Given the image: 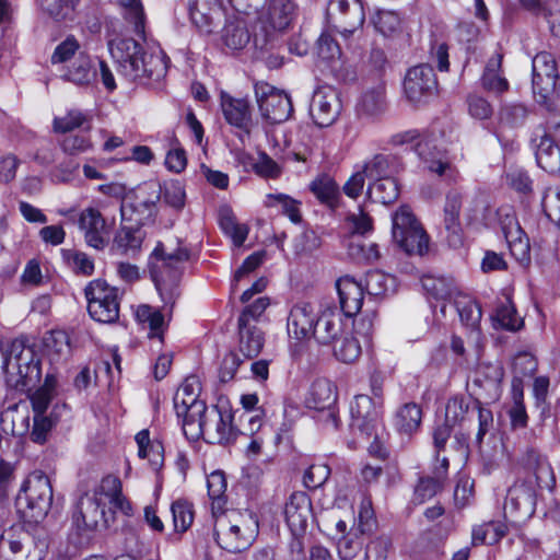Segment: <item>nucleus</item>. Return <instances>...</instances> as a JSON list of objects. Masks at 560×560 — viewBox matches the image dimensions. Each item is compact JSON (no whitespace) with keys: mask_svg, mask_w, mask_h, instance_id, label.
Segmentation results:
<instances>
[{"mask_svg":"<svg viewBox=\"0 0 560 560\" xmlns=\"http://www.w3.org/2000/svg\"><path fill=\"white\" fill-rule=\"evenodd\" d=\"M118 73L128 82L151 84L167 72V58L161 51L148 52L133 38L117 37L107 43Z\"/></svg>","mask_w":560,"mask_h":560,"instance_id":"1","label":"nucleus"},{"mask_svg":"<svg viewBox=\"0 0 560 560\" xmlns=\"http://www.w3.org/2000/svg\"><path fill=\"white\" fill-rule=\"evenodd\" d=\"M233 413L218 406L207 407L200 416L182 423L185 436L190 441L203 438L207 443L231 445L234 444L243 431L233 424Z\"/></svg>","mask_w":560,"mask_h":560,"instance_id":"2","label":"nucleus"},{"mask_svg":"<svg viewBox=\"0 0 560 560\" xmlns=\"http://www.w3.org/2000/svg\"><path fill=\"white\" fill-rule=\"evenodd\" d=\"M258 533V518L253 512L231 511L217 520L214 537L222 549L236 553L249 548Z\"/></svg>","mask_w":560,"mask_h":560,"instance_id":"3","label":"nucleus"},{"mask_svg":"<svg viewBox=\"0 0 560 560\" xmlns=\"http://www.w3.org/2000/svg\"><path fill=\"white\" fill-rule=\"evenodd\" d=\"M52 503V487L47 475L40 470L31 472L21 485L16 505L28 523L43 522Z\"/></svg>","mask_w":560,"mask_h":560,"instance_id":"4","label":"nucleus"},{"mask_svg":"<svg viewBox=\"0 0 560 560\" xmlns=\"http://www.w3.org/2000/svg\"><path fill=\"white\" fill-rule=\"evenodd\" d=\"M298 16L294 0H267L260 12L255 33V44L261 48L271 44L279 34L288 30Z\"/></svg>","mask_w":560,"mask_h":560,"instance_id":"5","label":"nucleus"},{"mask_svg":"<svg viewBox=\"0 0 560 560\" xmlns=\"http://www.w3.org/2000/svg\"><path fill=\"white\" fill-rule=\"evenodd\" d=\"M395 243L408 255H424L429 237L408 206H401L392 217Z\"/></svg>","mask_w":560,"mask_h":560,"instance_id":"6","label":"nucleus"},{"mask_svg":"<svg viewBox=\"0 0 560 560\" xmlns=\"http://www.w3.org/2000/svg\"><path fill=\"white\" fill-rule=\"evenodd\" d=\"M558 80L559 72L553 55L547 51L538 52L532 61L533 92L537 103L548 110L556 108Z\"/></svg>","mask_w":560,"mask_h":560,"instance_id":"7","label":"nucleus"},{"mask_svg":"<svg viewBox=\"0 0 560 560\" xmlns=\"http://www.w3.org/2000/svg\"><path fill=\"white\" fill-rule=\"evenodd\" d=\"M3 372L7 380L15 387L28 386L40 377L39 362L34 359V351L14 340L3 355Z\"/></svg>","mask_w":560,"mask_h":560,"instance_id":"8","label":"nucleus"},{"mask_svg":"<svg viewBox=\"0 0 560 560\" xmlns=\"http://www.w3.org/2000/svg\"><path fill=\"white\" fill-rule=\"evenodd\" d=\"M188 258L189 252L185 247H171L162 242L156 244L150 256L149 269L159 291L167 280L174 282L178 279L179 268Z\"/></svg>","mask_w":560,"mask_h":560,"instance_id":"9","label":"nucleus"},{"mask_svg":"<svg viewBox=\"0 0 560 560\" xmlns=\"http://www.w3.org/2000/svg\"><path fill=\"white\" fill-rule=\"evenodd\" d=\"M90 316L103 324H112L119 317L118 289L102 279L89 282L84 289Z\"/></svg>","mask_w":560,"mask_h":560,"instance_id":"10","label":"nucleus"},{"mask_svg":"<svg viewBox=\"0 0 560 560\" xmlns=\"http://www.w3.org/2000/svg\"><path fill=\"white\" fill-rule=\"evenodd\" d=\"M254 92L261 117L270 124L287 121L293 114L290 96L267 82H256Z\"/></svg>","mask_w":560,"mask_h":560,"instance_id":"11","label":"nucleus"},{"mask_svg":"<svg viewBox=\"0 0 560 560\" xmlns=\"http://www.w3.org/2000/svg\"><path fill=\"white\" fill-rule=\"evenodd\" d=\"M337 397V387L327 378L315 380L305 396V406L310 409L320 411V421L332 430H338L340 425L338 409L336 407Z\"/></svg>","mask_w":560,"mask_h":560,"instance_id":"12","label":"nucleus"},{"mask_svg":"<svg viewBox=\"0 0 560 560\" xmlns=\"http://www.w3.org/2000/svg\"><path fill=\"white\" fill-rule=\"evenodd\" d=\"M105 508L106 502L96 494L84 493L81 495L72 514V526L77 533L89 538L101 522L107 527L110 518L107 516Z\"/></svg>","mask_w":560,"mask_h":560,"instance_id":"13","label":"nucleus"},{"mask_svg":"<svg viewBox=\"0 0 560 560\" xmlns=\"http://www.w3.org/2000/svg\"><path fill=\"white\" fill-rule=\"evenodd\" d=\"M326 20L334 31L348 37L363 25L364 9L360 0H330Z\"/></svg>","mask_w":560,"mask_h":560,"instance_id":"14","label":"nucleus"},{"mask_svg":"<svg viewBox=\"0 0 560 560\" xmlns=\"http://www.w3.org/2000/svg\"><path fill=\"white\" fill-rule=\"evenodd\" d=\"M438 91V79L429 63H420L410 68L404 80V93L413 105L428 103Z\"/></svg>","mask_w":560,"mask_h":560,"instance_id":"15","label":"nucleus"},{"mask_svg":"<svg viewBox=\"0 0 560 560\" xmlns=\"http://www.w3.org/2000/svg\"><path fill=\"white\" fill-rule=\"evenodd\" d=\"M351 429L368 439L377 438L380 410L368 395H357L350 404Z\"/></svg>","mask_w":560,"mask_h":560,"instance_id":"16","label":"nucleus"},{"mask_svg":"<svg viewBox=\"0 0 560 560\" xmlns=\"http://www.w3.org/2000/svg\"><path fill=\"white\" fill-rule=\"evenodd\" d=\"M341 112L339 95L331 86L318 88L312 97L310 114L318 127H329Z\"/></svg>","mask_w":560,"mask_h":560,"instance_id":"17","label":"nucleus"},{"mask_svg":"<svg viewBox=\"0 0 560 560\" xmlns=\"http://www.w3.org/2000/svg\"><path fill=\"white\" fill-rule=\"evenodd\" d=\"M200 392L196 377H187L174 396V409L182 423L188 422L194 417L200 416L208 407L198 398Z\"/></svg>","mask_w":560,"mask_h":560,"instance_id":"18","label":"nucleus"},{"mask_svg":"<svg viewBox=\"0 0 560 560\" xmlns=\"http://www.w3.org/2000/svg\"><path fill=\"white\" fill-rule=\"evenodd\" d=\"M135 211L133 203L122 202L120 206L121 226L117 232L115 242L125 252L139 249L143 241L141 226L144 223V217L133 218Z\"/></svg>","mask_w":560,"mask_h":560,"instance_id":"19","label":"nucleus"},{"mask_svg":"<svg viewBox=\"0 0 560 560\" xmlns=\"http://www.w3.org/2000/svg\"><path fill=\"white\" fill-rule=\"evenodd\" d=\"M31 545L28 532L11 528L0 536V560H40V552L32 551Z\"/></svg>","mask_w":560,"mask_h":560,"instance_id":"20","label":"nucleus"},{"mask_svg":"<svg viewBox=\"0 0 560 560\" xmlns=\"http://www.w3.org/2000/svg\"><path fill=\"white\" fill-rule=\"evenodd\" d=\"M79 229L84 234L85 243L97 250L106 247L110 229L102 213L95 208L82 210L79 217Z\"/></svg>","mask_w":560,"mask_h":560,"instance_id":"21","label":"nucleus"},{"mask_svg":"<svg viewBox=\"0 0 560 560\" xmlns=\"http://www.w3.org/2000/svg\"><path fill=\"white\" fill-rule=\"evenodd\" d=\"M284 516L288 527L294 537L302 536L313 517L312 502L305 492H293L284 506Z\"/></svg>","mask_w":560,"mask_h":560,"instance_id":"22","label":"nucleus"},{"mask_svg":"<svg viewBox=\"0 0 560 560\" xmlns=\"http://www.w3.org/2000/svg\"><path fill=\"white\" fill-rule=\"evenodd\" d=\"M188 15L201 32L211 33L224 16L221 0H188Z\"/></svg>","mask_w":560,"mask_h":560,"instance_id":"23","label":"nucleus"},{"mask_svg":"<svg viewBox=\"0 0 560 560\" xmlns=\"http://www.w3.org/2000/svg\"><path fill=\"white\" fill-rule=\"evenodd\" d=\"M530 147L540 168L548 173L558 172L560 148L546 129L537 128L534 131Z\"/></svg>","mask_w":560,"mask_h":560,"instance_id":"24","label":"nucleus"},{"mask_svg":"<svg viewBox=\"0 0 560 560\" xmlns=\"http://www.w3.org/2000/svg\"><path fill=\"white\" fill-rule=\"evenodd\" d=\"M315 313L310 304L294 305L287 320V331L290 340L303 342L313 337Z\"/></svg>","mask_w":560,"mask_h":560,"instance_id":"25","label":"nucleus"},{"mask_svg":"<svg viewBox=\"0 0 560 560\" xmlns=\"http://www.w3.org/2000/svg\"><path fill=\"white\" fill-rule=\"evenodd\" d=\"M340 310L347 317L357 315L363 305L364 288L349 276L341 277L336 282Z\"/></svg>","mask_w":560,"mask_h":560,"instance_id":"26","label":"nucleus"},{"mask_svg":"<svg viewBox=\"0 0 560 560\" xmlns=\"http://www.w3.org/2000/svg\"><path fill=\"white\" fill-rule=\"evenodd\" d=\"M341 331V316L335 306L327 305L318 316L315 315L313 337L318 343L329 345Z\"/></svg>","mask_w":560,"mask_h":560,"instance_id":"27","label":"nucleus"},{"mask_svg":"<svg viewBox=\"0 0 560 560\" xmlns=\"http://www.w3.org/2000/svg\"><path fill=\"white\" fill-rule=\"evenodd\" d=\"M92 494L102 498L106 505L109 504V511L112 509L119 510L125 515H129L131 512L130 503L121 493V481L116 476L108 475L104 477ZM110 518H113V512H110Z\"/></svg>","mask_w":560,"mask_h":560,"instance_id":"28","label":"nucleus"},{"mask_svg":"<svg viewBox=\"0 0 560 560\" xmlns=\"http://www.w3.org/2000/svg\"><path fill=\"white\" fill-rule=\"evenodd\" d=\"M221 108L224 118L230 125L248 130L252 124V112L247 100L235 98L226 93H222Z\"/></svg>","mask_w":560,"mask_h":560,"instance_id":"29","label":"nucleus"},{"mask_svg":"<svg viewBox=\"0 0 560 560\" xmlns=\"http://www.w3.org/2000/svg\"><path fill=\"white\" fill-rule=\"evenodd\" d=\"M401 162L393 154H376L364 162L362 170L366 178L374 182L381 178L394 177L400 171Z\"/></svg>","mask_w":560,"mask_h":560,"instance_id":"30","label":"nucleus"},{"mask_svg":"<svg viewBox=\"0 0 560 560\" xmlns=\"http://www.w3.org/2000/svg\"><path fill=\"white\" fill-rule=\"evenodd\" d=\"M534 503V494L529 488L525 486H514L509 489L504 510L512 515L526 517L533 513Z\"/></svg>","mask_w":560,"mask_h":560,"instance_id":"31","label":"nucleus"},{"mask_svg":"<svg viewBox=\"0 0 560 560\" xmlns=\"http://www.w3.org/2000/svg\"><path fill=\"white\" fill-rule=\"evenodd\" d=\"M238 350L244 359L257 357L264 347V335L256 325L238 323Z\"/></svg>","mask_w":560,"mask_h":560,"instance_id":"32","label":"nucleus"},{"mask_svg":"<svg viewBox=\"0 0 560 560\" xmlns=\"http://www.w3.org/2000/svg\"><path fill=\"white\" fill-rule=\"evenodd\" d=\"M415 150L427 165V168L432 173L443 175L445 170L450 166V164L443 160V153L438 150L436 145L430 140L418 141Z\"/></svg>","mask_w":560,"mask_h":560,"instance_id":"33","label":"nucleus"},{"mask_svg":"<svg viewBox=\"0 0 560 560\" xmlns=\"http://www.w3.org/2000/svg\"><path fill=\"white\" fill-rule=\"evenodd\" d=\"M89 56L80 52L67 68L62 78L75 84H88L96 75Z\"/></svg>","mask_w":560,"mask_h":560,"instance_id":"34","label":"nucleus"},{"mask_svg":"<svg viewBox=\"0 0 560 560\" xmlns=\"http://www.w3.org/2000/svg\"><path fill=\"white\" fill-rule=\"evenodd\" d=\"M421 418V408L415 402H408L397 410L394 424L400 433L411 434L420 427Z\"/></svg>","mask_w":560,"mask_h":560,"instance_id":"35","label":"nucleus"},{"mask_svg":"<svg viewBox=\"0 0 560 560\" xmlns=\"http://www.w3.org/2000/svg\"><path fill=\"white\" fill-rule=\"evenodd\" d=\"M455 307L463 325L472 331L479 329L482 312L475 300L467 295H458Z\"/></svg>","mask_w":560,"mask_h":560,"instance_id":"36","label":"nucleus"},{"mask_svg":"<svg viewBox=\"0 0 560 560\" xmlns=\"http://www.w3.org/2000/svg\"><path fill=\"white\" fill-rule=\"evenodd\" d=\"M368 196L375 202L388 205L399 196V188L395 177H386L369 184Z\"/></svg>","mask_w":560,"mask_h":560,"instance_id":"37","label":"nucleus"},{"mask_svg":"<svg viewBox=\"0 0 560 560\" xmlns=\"http://www.w3.org/2000/svg\"><path fill=\"white\" fill-rule=\"evenodd\" d=\"M421 284L423 290L438 301H445L451 298L456 290L453 278L444 276H423Z\"/></svg>","mask_w":560,"mask_h":560,"instance_id":"38","label":"nucleus"},{"mask_svg":"<svg viewBox=\"0 0 560 560\" xmlns=\"http://www.w3.org/2000/svg\"><path fill=\"white\" fill-rule=\"evenodd\" d=\"M264 205L267 208H275L282 214L289 217L293 223L301 221L300 202L285 194H268L266 195Z\"/></svg>","mask_w":560,"mask_h":560,"instance_id":"39","label":"nucleus"},{"mask_svg":"<svg viewBox=\"0 0 560 560\" xmlns=\"http://www.w3.org/2000/svg\"><path fill=\"white\" fill-rule=\"evenodd\" d=\"M310 189L320 202L329 207H334L338 201V185L327 175H322L314 179L310 185Z\"/></svg>","mask_w":560,"mask_h":560,"instance_id":"40","label":"nucleus"},{"mask_svg":"<svg viewBox=\"0 0 560 560\" xmlns=\"http://www.w3.org/2000/svg\"><path fill=\"white\" fill-rule=\"evenodd\" d=\"M208 495L211 500L212 513L222 512L225 500L226 479L223 471L217 470L211 472L207 478Z\"/></svg>","mask_w":560,"mask_h":560,"instance_id":"41","label":"nucleus"},{"mask_svg":"<svg viewBox=\"0 0 560 560\" xmlns=\"http://www.w3.org/2000/svg\"><path fill=\"white\" fill-rule=\"evenodd\" d=\"M359 110L372 117L383 114L386 110L384 88L380 85L364 92L359 104Z\"/></svg>","mask_w":560,"mask_h":560,"instance_id":"42","label":"nucleus"},{"mask_svg":"<svg viewBox=\"0 0 560 560\" xmlns=\"http://www.w3.org/2000/svg\"><path fill=\"white\" fill-rule=\"evenodd\" d=\"M158 192L162 201L174 211L179 212L184 209L186 202V191L184 185L175 179L159 186Z\"/></svg>","mask_w":560,"mask_h":560,"instance_id":"43","label":"nucleus"},{"mask_svg":"<svg viewBox=\"0 0 560 560\" xmlns=\"http://www.w3.org/2000/svg\"><path fill=\"white\" fill-rule=\"evenodd\" d=\"M502 377L503 371L499 365L480 364L472 384L487 392L497 393Z\"/></svg>","mask_w":560,"mask_h":560,"instance_id":"44","label":"nucleus"},{"mask_svg":"<svg viewBox=\"0 0 560 560\" xmlns=\"http://www.w3.org/2000/svg\"><path fill=\"white\" fill-rule=\"evenodd\" d=\"M364 291L373 296L386 295L395 290V278L382 271L368 272L365 277Z\"/></svg>","mask_w":560,"mask_h":560,"instance_id":"45","label":"nucleus"},{"mask_svg":"<svg viewBox=\"0 0 560 560\" xmlns=\"http://www.w3.org/2000/svg\"><path fill=\"white\" fill-rule=\"evenodd\" d=\"M462 208L460 195L457 192H450L446 196V203L444 207V224L445 229L459 241V212Z\"/></svg>","mask_w":560,"mask_h":560,"instance_id":"46","label":"nucleus"},{"mask_svg":"<svg viewBox=\"0 0 560 560\" xmlns=\"http://www.w3.org/2000/svg\"><path fill=\"white\" fill-rule=\"evenodd\" d=\"M504 535V525L495 522H489L486 524L475 526L472 528L471 541L472 545H493L498 542Z\"/></svg>","mask_w":560,"mask_h":560,"instance_id":"47","label":"nucleus"},{"mask_svg":"<svg viewBox=\"0 0 560 560\" xmlns=\"http://www.w3.org/2000/svg\"><path fill=\"white\" fill-rule=\"evenodd\" d=\"M504 235L512 256L521 264L528 262L530 260L529 241L522 234L521 229L517 226L514 232L504 230Z\"/></svg>","mask_w":560,"mask_h":560,"instance_id":"48","label":"nucleus"},{"mask_svg":"<svg viewBox=\"0 0 560 560\" xmlns=\"http://www.w3.org/2000/svg\"><path fill=\"white\" fill-rule=\"evenodd\" d=\"M219 223L224 234L232 238L235 246L244 244L248 234V229L245 224L236 222L230 210L221 211Z\"/></svg>","mask_w":560,"mask_h":560,"instance_id":"49","label":"nucleus"},{"mask_svg":"<svg viewBox=\"0 0 560 560\" xmlns=\"http://www.w3.org/2000/svg\"><path fill=\"white\" fill-rule=\"evenodd\" d=\"M362 535L358 529H351L338 540L337 552L340 560H352L357 557L363 546Z\"/></svg>","mask_w":560,"mask_h":560,"instance_id":"50","label":"nucleus"},{"mask_svg":"<svg viewBox=\"0 0 560 560\" xmlns=\"http://www.w3.org/2000/svg\"><path fill=\"white\" fill-rule=\"evenodd\" d=\"M224 44L232 49H242L249 42V33L244 22H229L223 28Z\"/></svg>","mask_w":560,"mask_h":560,"instance_id":"51","label":"nucleus"},{"mask_svg":"<svg viewBox=\"0 0 560 560\" xmlns=\"http://www.w3.org/2000/svg\"><path fill=\"white\" fill-rule=\"evenodd\" d=\"M174 529L176 532H186L194 521L192 504L186 500L178 499L171 505Z\"/></svg>","mask_w":560,"mask_h":560,"instance_id":"52","label":"nucleus"},{"mask_svg":"<svg viewBox=\"0 0 560 560\" xmlns=\"http://www.w3.org/2000/svg\"><path fill=\"white\" fill-rule=\"evenodd\" d=\"M528 116V109L521 103H508L501 106L499 117L501 124L517 128L525 124Z\"/></svg>","mask_w":560,"mask_h":560,"instance_id":"53","label":"nucleus"},{"mask_svg":"<svg viewBox=\"0 0 560 560\" xmlns=\"http://www.w3.org/2000/svg\"><path fill=\"white\" fill-rule=\"evenodd\" d=\"M136 318L140 324L148 325L152 336H160L162 332L164 316L158 308L141 304L137 307Z\"/></svg>","mask_w":560,"mask_h":560,"instance_id":"54","label":"nucleus"},{"mask_svg":"<svg viewBox=\"0 0 560 560\" xmlns=\"http://www.w3.org/2000/svg\"><path fill=\"white\" fill-rule=\"evenodd\" d=\"M494 320L500 327L511 331L518 330L523 325V320L517 316L515 307L509 300L497 306Z\"/></svg>","mask_w":560,"mask_h":560,"instance_id":"55","label":"nucleus"},{"mask_svg":"<svg viewBox=\"0 0 560 560\" xmlns=\"http://www.w3.org/2000/svg\"><path fill=\"white\" fill-rule=\"evenodd\" d=\"M361 345L357 337H343L334 349L337 360L343 363H353L361 355Z\"/></svg>","mask_w":560,"mask_h":560,"instance_id":"56","label":"nucleus"},{"mask_svg":"<svg viewBox=\"0 0 560 560\" xmlns=\"http://www.w3.org/2000/svg\"><path fill=\"white\" fill-rule=\"evenodd\" d=\"M89 120L86 114L78 109H71L63 117H56L54 119V130L61 133L70 132L84 126Z\"/></svg>","mask_w":560,"mask_h":560,"instance_id":"57","label":"nucleus"},{"mask_svg":"<svg viewBox=\"0 0 560 560\" xmlns=\"http://www.w3.org/2000/svg\"><path fill=\"white\" fill-rule=\"evenodd\" d=\"M442 487V481L438 477H423L419 479L415 488L413 501L418 504L424 503L433 498Z\"/></svg>","mask_w":560,"mask_h":560,"instance_id":"58","label":"nucleus"},{"mask_svg":"<svg viewBox=\"0 0 560 560\" xmlns=\"http://www.w3.org/2000/svg\"><path fill=\"white\" fill-rule=\"evenodd\" d=\"M252 167L258 176L266 179H276L282 173L281 166L265 152L258 153V158L252 164Z\"/></svg>","mask_w":560,"mask_h":560,"instance_id":"59","label":"nucleus"},{"mask_svg":"<svg viewBox=\"0 0 560 560\" xmlns=\"http://www.w3.org/2000/svg\"><path fill=\"white\" fill-rule=\"evenodd\" d=\"M55 424L56 419L50 416L34 415L31 440L35 443L44 444L48 440L49 433Z\"/></svg>","mask_w":560,"mask_h":560,"instance_id":"60","label":"nucleus"},{"mask_svg":"<svg viewBox=\"0 0 560 560\" xmlns=\"http://www.w3.org/2000/svg\"><path fill=\"white\" fill-rule=\"evenodd\" d=\"M467 107L469 115L478 120L491 118L493 107L490 102L479 94H469L467 96Z\"/></svg>","mask_w":560,"mask_h":560,"instance_id":"61","label":"nucleus"},{"mask_svg":"<svg viewBox=\"0 0 560 560\" xmlns=\"http://www.w3.org/2000/svg\"><path fill=\"white\" fill-rule=\"evenodd\" d=\"M372 21L375 28L385 36L396 32L400 25L398 14L388 10L377 11Z\"/></svg>","mask_w":560,"mask_h":560,"instance_id":"62","label":"nucleus"},{"mask_svg":"<svg viewBox=\"0 0 560 560\" xmlns=\"http://www.w3.org/2000/svg\"><path fill=\"white\" fill-rule=\"evenodd\" d=\"M67 261L77 275L91 276L94 272L93 259L83 252L69 250L66 254Z\"/></svg>","mask_w":560,"mask_h":560,"instance_id":"63","label":"nucleus"},{"mask_svg":"<svg viewBox=\"0 0 560 560\" xmlns=\"http://www.w3.org/2000/svg\"><path fill=\"white\" fill-rule=\"evenodd\" d=\"M330 475V468L326 464L311 465L303 476V483L308 489H317L323 486Z\"/></svg>","mask_w":560,"mask_h":560,"instance_id":"64","label":"nucleus"}]
</instances>
